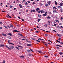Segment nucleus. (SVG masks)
<instances>
[{"mask_svg":"<svg viewBox=\"0 0 63 63\" xmlns=\"http://www.w3.org/2000/svg\"><path fill=\"white\" fill-rule=\"evenodd\" d=\"M10 48L9 47V49L11 50V49H13V48H14V47L13 46H10Z\"/></svg>","mask_w":63,"mask_h":63,"instance_id":"nucleus-1","label":"nucleus"},{"mask_svg":"<svg viewBox=\"0 0 63 63\" xmlns=\"http://www.w3.org/2000/svg\"><path fill=\"white\" fill-rule=\"evenodd\" d=\"M18 35H19V36H21V37H23V35H22L21 34L19 33H18Z\"/></svg>","mask_w":63,"mask_h":63,"instance_id":"nucleus-2","label":"nucleus"},{"mask_svg":"<svg viewBox=\"0 0 63 63\" xmlns=\"http://www.w3.org/2000/svg\"><path fill=\"white\" fill-rule=\"evenodd\" d=\"M51 3V1H48L47 2V3L49 5H50V3Z\"/></svg>","mask_w":63,"mask_h":63,"instance_id":"nucleus-3","label":"nucleus"},{"mask_svg":"<svg viewBox=\"0 0 63 63\" xmlns=\"http://www.w3.org/2000/svg\"><path fill=\"white\" fill-rule=\"evenodd\" d=\"M40 12L41 13H45V11H44L43 10H40Z\"/></svg>","mask_w":63,"mask_h":63,"instance_id":"nucleus-4","label":"nucleus"},{"mask_svg":"<svg viewBox=\"0 0 63 63\" xmlns=\"http://www.w3.org/2000/svg\"><path fill=\"white\" fill-rule=\"evenodd\" d=\"M55 2V5H57V2H56V1L55 0L54 1Z\"/></svg>","mask_w":63,"mask_h":63,"instance_id":"nucleus-5","label":"nucleus"},{"mask_svg":"<svg viewBox=\"0 0 63 63\" xmlns=\"http://www.w3.org/2000/svg\"><path fill=\"white\" fill-rule=\"evenodd\" d=\"M0 47H4V45H3L1 44H0Z\"/></svg>","mask_w":63,"mask_h":63,"instance_id":"nucleus-6","label":"nucleus"},{"mask_svg":"<svg viewBox=\"0 0 63 63\" xmlns=\"http://www.w3.org/2000/svg\"><path fill=\"white\" fill-rule=\"evenodd\" d=\"M63 3L61 2L60 3V4H59V5L60 6H62L63 5Z\"/></svg>","mask_w":63,"mask_h":63,"instance_id":"nucleus-7","label":"nucleus"},{"mask_svg":"<svg viewBox=\"0 0 63 63\" xmlns=\"http://www.w3.org/2000/svg\"><path fill=\"white\" fill-rule=\"evenodd\" d=\"M47 19H50L51 18L49 16H48L47 17Z\"/></svg>","mask_w":63,"mask_h":63,"instance_id":"nucleus-8","label":"nucleus"},{"mask_svg":"<svg viewBox=\"0 0 63 63\" xmlns=\"http://www.w3.org/2000/svg\"><path fill=\"white\" fill-rule=\"evenodd\" d=\"M26 45L27 46H32V44H27Z\"/></svg>","mask_w":63,"mask_h":63,"instance_id":"nucleus-9","label":"nucleus"},{"mask_svg":"<svg viewBox=\"0 0 63 63\" xmlns=\"http://www.w3.org/2000/svg\"><path fill=\"white\" fill-rule=\"evenodd\" d=\"M38 16L39 17H40V18H41L42 17V16H41V15H38Z\"/></svg>","mask_w":63,"mask_h":63,"instance_id":"nucleus-10","label":"nucleus"},{"mask_svg":"<svg viewBox=\"0 0 63 63\" xmlns=\"http://www.w3.org/2000/svg\"><path fill=\"white\" fill-rule=\"evenodd\" d=\"M59 53L60 54V55H62V54H63V53H62V52Z\"/></svg>","mask_w":63,"mask_h":63,"instance_id":"nucleus-11","label":"nucleus"},{"mask_svg":"<svg viewBox=\"0 0 63 63\" xmlns=\"http://www.w3.org/2000/svg\"><path fill=\"white\" fill-rule=\"evenodd\" d=\"M19 6L20 8H22V5H21V4H19Z\"/></svg>","mask_w":63,"mask_h":63,"instance_id":"nucleus-12","label":"nucleus"},{"mask_svg":"<svg viewBox=\"0 0 63 63\" xmlns=\"http://www.w3.org/2000/svg\"><path fill=\"white\" fill-rule=\"evenodd\" d=\"M36 11H39V10H40V8H37L36 9Z\"/></svg>","mask_w":63,"mask_h":63,"instance_id":"nucleus-13","label":"nucleus"},{"mask_svg":"<svg viewBox=\"0 0 63 63\" xmlns=\"http://www.w3.org/2000/svg\"><path fill=\"white\" fill-rule=\"evenodd\" d=\"M8 35H9V36H12V34L11 33H8Z\"/></svg>","mask_w":63,"mask_h":63,"instance_id":"nucleus-14","label":"nucleus"},{"mask_svg":"<svg viewBox=\"0 0 63 63\" xmlns=\"http://www.w3.org/2000/svg\"><path fill=\"white\" fill-rule=\"evenodd\" d=\"M45 5L46 7H47L48 6V4L47 3H45Z\"/></svg>","mask_w":63,"mask_h":63,"instance_id":"nucleus-15","label":"nucleus"},{"mask_svg":"<svg viewBox=\"0 0 63 63\" xmlns=\"http://www.w3.org/2000/svg\"><path fill=\"white\" fill-rule=\"evenodd\" d=\"M53 9H55V10L56 9H57V8H56V7L54 6L53 7Z\"/></svg>","mask_w":63,"mask_h":63,"instance_id":"nucleus-16","label":"nucleus"},{"mask_svg":"<svg viewBox=\"0 0 63 63\" xmlns=\"http://www.w3.org/2000/svg\"><path fill=\"white\" fill-rule=\"evenodd\" d=\"M56 46H58V47H62L60 45H56Z\"/></svg>","mask_w":63,"mask_h":63,"instance_id":"nucleus-17","label":"nucleus"},{"mask_svg":"<svg viewBox=\"0 0 63 63\" xmlns=\"http://www.w3.org/2000/svg\"><path fill=\"white\" fill-rule=\"evenodd\" d=\"M13 32H19V31H18L17 30H14L13 31Z\"/></svg>","mask_w":63,"mask_h":63,"instance_id":"nucleus-18","label":"nucleus"},{"mask_svg":"<svg viewBox=\"0 0 63 63\" xmlns=\"http://www.w3.org/2000/svg\"><path fill=\"white\" fill-rule=\"evenodd\" d=\"M5 46L7 48H8V49H9V48H10V47H8V46L7 45H6Z\"/></svg>","mask_w":63,"mask_h":63,"instance_id":"nucleus-19","label":"nucleus"},{"mask_svg":"<svg viewBox=\"0 0 63 63\" xmlns=\"http://www.w3.org/2000/svg\"><path fill=\"white\" fill-rule=\"evenodd\" d=\"M27 51H28V52H30L31 51H30V50H28Z\"/></svg>","mask_w":63,"mask_h":63,"instance_id":"nucleus-20","label":"nucleus"},{"mask_svg":"<svg viewBox=\"0 0 63 63\" xmlns=\"http://www.w3.org/2000/svg\"><path fill=\"white\" fill-rule=\"evenodd\" d=\"M16 48H17V49L18 50H19V47H16Z\"/></svg>","mask_w":63,"mask_h":63,"instance_id":"nucleus-21","label":"nucleus"},{"mask_svg":"<svg viewBox=\"0 0 63 63\" xmlns=\"http://www.w3.org/2000/svg\"><path fill=\"white\" fill-rule=\"evenodd\" d=\"M55 21H56V22H58V23L59 22V21L58 20H56Z\"/></svg>","mask_w":63,"mask_h":63,"instance_id":"nucleus-22","label":"nucleus"},{"mask_svg":"<svg viewBox=\"0 0 63 63\" xmlns=\"http://www.w3.org/2000/svg\"><path fill=\"white\" fill-rule=\"evenodd\" d=\"M28 4V3H27V2H25V5H26V6H27V5Z\"/></svg>","mask_w":63,"mask_h":63,"instance_id":"nucleus-23","label":"nucleus"},{"mask_svg":"<svg viewBox=\"0 0 63 63\" xmlns=\"http://www.w3.org/2000/svg\"><path fill=\"white\" fill-rule=\"evenodd\" d=\"M7 16H9V17H10V18H12V17L10 16H9V14H7Z\"/></svg>","mask_w":63,"mask_h":63,"instance_id":"nucleus-24","label":"nucleus"},{"mask_svg":"<svg viewBox=\"0 0 63 63\" xmlns=\"http://www.w3.org/2000/svg\"><path fill=\"white\" fill-rule=\"evenodd\" d=\"M47 24H45L44 26H46V27H47Z\"/></svg>","mask_w":63,"mask_h":63,"instance_id":"nucleus-25","label":"nucleus"},{"mask_svg":"<svg viewBox=\"0 0 63 63\" xmlns=\"http://www.w3.org/2000/svg\"><path fill=\"white\" fill-rule=\"evenodd\" d=\"M20 57L21 58H24V56H20Z\"/></svg>","mask_w":63,"mask_h":63,"instance_id":"nucleus-26","label":"nucleus"},{"mask_svg":"<svg viewBox=\"0 0 63 63\" xmlns=\"http://www.w3.org/2000/svg\"><path fill=\"white\" fill-rule=\"evenodd\" d=\"M60 10H61L60 12H63V10H62V8H61L60 9Z\"/></svg>","mask_w":63,"mask_h":63,"instance_id":"nucleus-27","label":"nucleus"},{"mask_svg":"<svg viewBox=\"0 0 63 63\" xmlns=\"http://www.w3.org/2000/svg\"><path fill=\"white\" fill-rule=\"evenodd\" d=\"M57 28H59L60 29H61V27H60L59 26H57Z\"/></svg>","mask_w":63,"mask_h":63,"instance_id":"nucleus-28","label":"nucleus"},{"mask_svg":"<svg viewBox=\"0 0 63 63\" xmlns=\"http://www.w3.org/2000/svg\"><path fill=\"white\" fill-rule=\"evenodd\" d=\"M38 52H39V53H42V52L40 51H38Z\"/></svg>","mask_w":63,"mask_h":63,"instance_id":"nucleus-29","label":"nucleus"},{"mask_svg":"<svg viewBox=\"0 0 63 63\" xmlns=\"http://www.w3.org/2000/svg\"><path fill=\"white\" fill-rule=\"evenodd\" d=\"M58 37H61L62 36V35L61 34H59L58 35Z\"/></svg>","mask_w":63,"mask_h":63,"instance_id":"nucleus-30","label":"nucleus"},{"mask_svg":"<svg viewBox=\"0 0 63 63\" xmlns=\"http://www.w3.org/2000/svg\"><path fill=\"white\" fill-rule=\"evenodd\" d=\"M4 27L6 29H7V27L6 26H4Z\"/></svg>","mask_w":63,"mask_h":63,"instance_id":"nucleus-31","label":"nucleus"},{"mask_svg":"<svg viewBox=\"0 0 63 63\" xmlns=\"http://www.w3.org/2000/svg\"><path fill=\"white\" fill-rule=\"evenodd\" d=\"M40 20H41V19H38L37 21L38 22H39V21H40Z\"/></svg>","mask_w":63,"mask_h":63,"instance_id":"nucleus-32","label":"nucleus"},{"mask_svg":"<svg viewBox=\"0 0 63 63\" xmlns=\"http://www.w3.org/2000/svg\"><path fill=\"white\" fill-rule=\"evenodd\" d=\"M56 41H57V42H58V43H60V41H59L58 40H57Z\"/></svg>","mask_w":63,"mask_h":63,"instance_id":"nucleus-33","label":"nucleus"},{"mask_svg":"<svg viewBox=\"0 0 63 63\" xmlns=\"http://www.w3.org/2000/svg\"><path fill=\"white\" fill-rule=\"evenodd\" d=\"M47 14L46 15L45 14H43V15L44 16H47Z\"/></svg>","mask_w":63,"mask_h":63,"instance_id":"nucleus-34","label":"nucleus"},{"mask_svg":"<svg viewBox=\"0 0 63 63\" xmlns=\"http://www.w3.org/2000/svg\"><path fill=\"white\" fill-rule=\"evenodd\" d=\"M33 10V12H34V13H36V11H35V10Z\"/></svg>","mask_w":63,"mask_h":63,"instance_id":"nucleus-35","label":"nucleus"},{"mask_svg":"<svg viewBox=\"0 0 63 63\" xmlns=\"http://www.w3.org/2000/svg\"><path fill=\"white\" fill-rule=\"evenodd\" d=\"M13 6H12V5H10V8H13Z\"/></svg>","mask_w":63,"mask_h":63,"instance_id":"nucleus-36","label":"nucleus"},{"mask_svg":"<svg viewBox=\"0 0 63 63\" xmlns=\"http://www.w3.org/2000/svg\"><path fill=\"white\" fill-rule=\"evenodd\" d=\"M44 57L46 58H47V57H48V56H46V55L44 56Z\"/></svg>","mask_w":63,"mask_h":63,"instance_id":"nucleus-37","label":"nucleus"},{"mask_svg":"<svg viewBox=\"0 0 63 63\" xmlns=\"http://www.w3.org/2000/svg\"><path fill=\"white\" fill-rule=\"evenodd\" d=\"M36 42H40V41H39L38 40H36Z\"/></svg>","mask_w":63,"mask_h":63,"instance_id":"nucleus-38","label":"nucleus"},{"mask_svg":"<svg viewBox=\"0 0 63 63\" xmlns=\"http://www.w3.org/2000/svg\"><path fill=\"white\" fill-rule=\"evenodd\" d=\"M29 56H32V54H29Z\"/></svg>","mask_w":63,"mask_h":63,"instance_id":"nucleus-39","label":"nucleus"},{"mask_svg":"<svg viewBox=\"0 0 63 63\" xmlns=\"http://www.w3.org/2000/svg\"><path fill=\"white\" fill-rule=\"evenodd\" d=\"M41 38H40L38 39V40H39V41H41Z\"/></svg>","mask_w":63,"mask_h":63,"instance_id":"nucleus-40","label":"nucleus"},{"mask_svg":"<svg viewBox=\"0 0 63 63\" xmlns=\"http://www.w3.org/2000/svg\"><path fill=\"white\" fill-rule=\"evenodd\" d=\"M5 62H6L4 60V61H3L2 63H5Z\"/></svg>","mask_w":63,"mask_h":63,"instance_id":"nucleus-41","label":"nucleus"},{"mask_svg":"<svg viewBox=\"0 0 63 63\" xmlns=\"http://www.w3.org/2000/svg\"><path fill=\"white\" fill-rule=\"evenodd\" d=\"M56 10H54L53 11V12H54V13H56Z\"/></svg>","mask_w":63,"mask_h":63,"instance_id":"nucleus-42","label":"nucleus"},{"mask_svg":"<svg viewBox=\"0 0 63 63\" xmlns=\"http://www.w3.org/2000/svg\"><path fill=\"white\" fill-rule=\"evenodd\" d=\"M25 2V0H24L23 1H22V3H23L24 2Z\"/></svg>","mask_w":63,"mask_h":63,"instance_id":"nucleus-43","label":"nucleus"},{"mask_svg":"<svg viewBox=\"0 0 63 63\" xmlns=\"http://www.w3.org/2000/svg\"><path fill=\"white\" fill-rule=\"evenodd\" d=\"M21 20H22V21H24V20L22 18Z\"/></svg>","mask_w":63,"mask_h":63,"instance_id":"nucleus-44","label":"nucleus"},{"mask_svg":"<svg viewBox=\"0 0 63 63\" xmlns=\"http://www.w3.org/2000/svg\"><path fill=\"white\" fill-rule=\"evenodd\" d=\"M45 46H47V44H45Z\"/></svg>","mask_w":63,"mask_h":63,"instance_id":"nucleus-45","label":"nucleus"},{"mask_svg":"<svg viewBox=\"0 0 63 63\" xmlns=\"http://www.w3.org/2000/svg\"><path fill=\"white\" fill-rule=\"evenodd\" d=\"M54 26H56L57 25L56 24H54Z\"/></svg>","mask_w":63,"mask_h":63,"instance_id":"nucleus-46","label":"nucleus"},{"mask_svg":"<svg viewBox=\"0 0 63 63\" xmlns=\"http://www.w3.org/2000/svg\"><path fill=\"white\" fill-rule=\"evenodd\" d=\"M30 51H32V52H34V51L33 50H32V49H30Z\"/></svg>","mask_w":63,"mask_h":63,"instance_id":"nucleus-47","label":"nucleus"},{"mask_svg":"<svg viewBox=\"0 0 63 63\" xmlns=\"http://www.w3.org/2000/svg\"><path fill=\"white\" fill-rule=\"evenodd\" d=\"M17 26L18 27H19V25L18 24L17 25Z\"/></svg>","mask_w":63,"mask_h":63,"instance_id":"nucleus-48","label":"nucleus"},{"mask_svg":"<svg viewBox=\"0 0 63 63\" xmlns=\"http://www.w3.org/2000/svg\"><path fill=\"white\" fill-rule=\"evenodd\" d=\"M56 48H57V49H59V47H56Z\"/></svg>","mask_w":63,"mask_h":63,"instance_id":"nucleus-49","label":"nucleus"},{"mask_svg":"<svg viewBox=\"0 0 63 63\" xmlns=\"http://www.w3.org/2000/svg\"><path fill=\"white\" fill-rule=\"evenodd\" d=\"M58 40H59V41H60V40H61V38H59L58 39Z\"/></svg>","mask_w":63,"mask_h":63,"instance_id":"nucleus-50","label":"nucleus"},{"mask_svg":"<svg viewBox=\"0 0 63 63\" xmlns=\"http://www.w3.org/2000/svg\"><path fill=\"white\" fill-rule=\"evenodd\" d=\"M18 18L19 19H20V17L18 16Z\"/></svg>","mask_w":63,"mask_h":63,"instance_id":"nucleus-51","label":"nucleus"},{"mask_svg":"<svg viewBox=\"0 0 63 63\" xmlns=\"http://www.w3.org/2000/svg\"><path fill=\"white\" fill-rule=\"evenodd\" d=\"M42 43H44V44H46V42H44V41H43L42 42Z\"/></svg>","mask_w":63,"mask_h":63,"instance_id":"nucleus-52","label":"nucleus"},{"mask_svg":"<svg viewBox=\"0 0 63 63\" xmlns=\"http://www.w3.org/2000/svg\"><path fill=\"white\" fill-rule=\"evenodd\" d=\"M5 34H4V33H2V36H4V35Z\"/></svg>","mask_w":63,"mask_h":63,"instance_id":"nucleus-53","label":"nucleus"},{"mask_svg":"<svg viewBox=\"0 0 63 63\" xmlns=\"http://www.w3.org/2000/svg\"><path fill=\"white\" fill-rule=\"evenodd\" d=\"M10 26L11 27H13V25H10Z\"/></svg>","mask_w":63,"mask_h":63,"instance_id":"nucleus-54","label":"nucleus"},{"mask_svg":"<svg viewBox=\"0 0 63 63\" xmlns=\"http://www.w3.org/2000/svg\"><path fill=\"white\" fill-rule=\"evenodd\" d=\"M34 4H35V3L33 2L32 3V4L34 5Z\"/></svg>","mask_w":63,"mask_h":63,"instance_id":"nucleus-55","label":"nucleus"},{"mask_svg":"<svg viewBox=\"0 0 63 63\" xmlns=\"http://www.w3.org/2000/svg\"><path fill=\"white\" fill-rule=\"evenodd\" d=\"M32 39L33 40H34V41H35L36 40V39H35L34 38H32Z\"/></svg>","mask_w":63,"mask_h":63,"instance_id":"nucleus-56","label":"nucleus"},{"mask_svg":"<svg viewBox=\"0 0 63 63\" xmlns=\"http://www.w3.org/2000/svg\"><path fill=\"white\" fill-rule=\"evenodd\" d=\"M26 41L27 42H28V43H29L30 41H29L28 40H26Z\"/></svg>","mask_w":63,"mask_h":63,"instance_id":"nucleus-57","label":"nucleus"},{"mask_svg":"<svg viewBox=\"0 0 63 63\" xmlns=\"http://www.w3.org/2000/svg\"><path fill=\"white\" fill-rule=\"evenodd\" d=\"M37 12L38 13H40V11H38Z\"/></svg>","mask_w":63,"mask_h":63,"instance_id":"nucleus-58","label":"nucleus"},{"mask_svg":"<svg viewBox=\"0 0 63 63\" xmlns=\"http://www.w3.org/2000/svg\"><path fill=\"white\" fill-rule=\"evenodd\" d=\"M9 44H11V45H14V44L13 43H9Z\"/></svg>","mask_w":63,"mask_h":63,"instance_id":"nucleus-59","label":"nucleus"},{"mask_svg":"<svg viewBox=\"0 0 63 63\" xmlns=\"http://www.w3.org/2000/svg\"><path fill=\"white\" fill-rule=\"evenodd\" d=\"M62 19H63V18L62 17H61V20H62Z\"/></svg>","mask_w":63,"mask_h":63,"instance_id":"nucleus-60","label":"nucleus"},{"mask_svg":"<svg viewBox=\"0 0 63 63\" xmlns=\"http://www.w3.org/2000/svg\"><path fill=\"white\" fill-rule=\"evenodd\" d=\"M62 24L61 23H60L59 25H61Z\"/></svg>","mask_w":63,"mask_h":63,"instance_id":"nucleus-61","label":"nucleus"},{"mask_svg":"<svg viewBox=\"0 0 63 63\" xmlns=\"http://www.w3.org/2000/svg\"><path fill=\"white\" fill-rule=\"evenodd\" d=\"M0 29H2V27H0Z\"/></svg>","mask_w":63,"mask_h":63,"instance_id":"nucleus-62","label":"nucleus"},{"mask_svg":"<svg viewBox=\"0 0 63 63\" xmlns=\"http://www.w3.org/2000/svg\"><path fill=\"white\" fill-rule=\"evenodd\" d=\"M21 14V12H20L19 13V14Z\"/></svg>","mask_w":63,"mask_h":63,"instance_id":"nucleus-63","label":"nucleus"},{"mask_svg":"<svg viewBox=\"0 0 63 63\" xmlns=\"http://www.w3.org/2000/svg\"><path fill=\"white\" fill-rule=\"evenodd\" d=\"M59 8H60V9H61V7L60 6H59Z\"/></svg>","mask_w":63,"mask_h":63,"instance_id":"nucleus-64","label":"nucleus"}]
</instances>
